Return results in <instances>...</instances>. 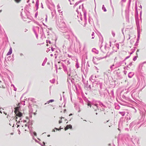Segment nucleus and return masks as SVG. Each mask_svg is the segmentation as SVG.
<instances>
[{"label":"nucleus","instance_id":"nucleus-1","mask_svg":"<svg viewBox=\"0 0 146 146\" xmlns=\"http://www.w3.org/2000/svg\"><path fill=\"white\" fill-rule=\"evenodd\" d=\"M15 113L16 114L15 119H16V121H17V116L20 117L22 116L23 114L21 112L19 111H18L17 112V113Z\"/></svg>","mask_w":146,"mask_h":146},{"label":"nucleus","instance_id":"nucleus-2","mask_svg":"<svg viewBox=\"0 0 146 146\" xmlns=\"http://www.w3.org/2000/svg\"><path fill=\"white\" fill-rule=\"evenodd\" d=\"M71 128H72V126L71 125H67L66 127H65L64 130L66 131L69 129Z\"/></svg>","mask_w":146,"mask_h":146},{"label":"nucleus","instance_id":"nucleus-3","mask_svg":"<svg viewBox=\"0 0 146 146\" xmlns=\"http://www.w3.org/2000/svg\"><path fill=\"white\" fill-rule=\"evenodd\" d=\"M12 52V49L11 47H10V49L9 50V51L7 53V55H9L11 54Z\"/></svg>","mask_w":146,"mask_h":146},{"label":"nucleus","instance_id":"nucleus-4","mask_svg":"<svg viewBox=\"0 0 146 146\" xmlns=\"http://www.w3.org/2000/svg\"><path fill=\"white\" fill-rule=\"evenodd\" d=\"M19 108H20V107L19 106H17L15 108V110L14 111V112H15V113H17V112L18 111H19Z\"/></svg>","mask_w":146,"mask_h":146},{"label":"nucleus","instance_id":"nucleus-5","mask_svg":"<svg viewBox=\"0 0 146 146\" xmlns=\"http://www.w3.org/2000/svg\"><path fill=\"white\" fill-rule=\"evenodd\" d=\"M54 101V100H49L46 103H45V104H49V103H50V102H53Z\"/></svg>","mask_w":146,"mask_h":146},{"label":"nucleus","instance_id":"nucleus-6","mask_svg":"<svg viewBox=\"0 0 146 146\" xmlns=\"http://www.w3.org/2000/svg\"><path fill=\"white\" fill-rule=\"evenodd\" d=\"M62 119H64V117H61L60 118V120H59V123H62Z\"/></svg>","mask_w":146,"mask_h":146},{"label":"nucleus","instance_id":"nucleus-7","mask_svg":"<svg viewBox=\"0 0 146 146\" xmlns=\"http://www.w3.org/2000/svg\"><path fill=\"white\" fill-rule=\"evenodd\" d=\"M15 2L17 3H19L21 1V0H14Z\"/></svg>","mask_w":146,"mask_h":146},{"label":"nucleus","instance_id":"nucleus-8","mask_svg":"<svg viewBox=\"0 0 146 146\" xmlns=\"http://www.w3.org/2000/svg\"><path fill=\"white\" fill-rule=\"evenodd\" d=\"M20 56H23V54H22V53H21V54H20Z\"/></svg>","mask_w":146,"mask_h":146},{"label":"nucleus","instance_id":"nucleus-9","mask_svg":"<svg viewBox=\"0 0 146 146\" xmlns=\"http://www.w3.org/2000/svg\"><path fill=\"white\" fill-rule=\"evenodd\" d=\"M55 129L56 130H60L61 129H58V128H55Z\"/></svg>","mask_w":146,"mask_h":146},{"label":"nucleus","instance_id":"nucleus-10","mask_svg":"<svg viewBox=\"0 0 146 146\" xmlns=\"http://www.w3.org/2000/svg\"><path fill=\"white\" fill-rule=\"evenodd\" d=\"M88 106H90L91 107V105H90V104H88Z\"/></svg>","mask_w":146,"mask_h":146},{"label":"nucleus","instance_id":"nucleus-11","mask_svg":"<svg viewBox=\"0 0 146 146\" xmlns=\"http://www.w3.org/2000/svg\"><path fill=\"white\" fill-rule=\"evenodd\" d=\"M52 131H53V132H55V130H54V129H53L52 130Z\"/></svg>","mask_w":146,"mask_h":146},{"label":"nucleus","instance_id":"nucleus-12","mask_svg":"<svg viewBox=\"0 0 146 146\" xmlns=\"http://www.w3.org/2000/svg\"><path fill=\"white\" fill-rule=\"evenodd\" d=\"M27 31V30L26 29H25V32H26Z\"/></svg>","mask_w":146,"mask_h":146},{"label":"nucleus","instance_id":"nucleus-13","mask_svg":"<svg viewBox=\"0 0 146 146\" xmlns=\"http://www.w3.org/2000/svg\"><path fill=\"white\" fill-rule=\"evenodd\" d=\"M2 11V10H0V13H1Z\"/></svg>","mask_w":146,"mask_h":146},{"label":"nucleus","instance_id":"nucleus-14","mask_svg":"<svg viewBox=\"0 0 146 146\" xmlns=\"http://www.w3.org/2000/svg\"><path fill=\"white\" fill-rule=\"evenodd\" d=\"M19 125H17V127H19Z\"/></svg>","mask_w":146,"mask_h":146},{"label":"nucleus","instance_id":"nucleus-15","mask_svg":"<svg viewBox=\"0 0 146 146\" xmlns=\"http://www.w3.org/2000/svg\"><path fill=\"white\" fill-rule=\"evenodd\" d=\"M4 113L6 115L7 114L5 112H4Z\"/></svg>","mask_w":146,"mask_h":146},{"label":"nucleus","instance_id":"nucleus-16","mask_svg":"<svg viewBox=\"0 0 146 146\" xmlns=\"http://www.w3.org/2000/svg\"><path fill=\"white\" fill-rule=\"evenodd\" d=\"M72 114H70L69 115V116H70V115H72Z\"/></svg>","mask_w":146,"mask_h":146},{"label":"nucleus","instance_id":"nucleus-17","mask_svg":"<svg viewBox=\"0 0 146 146\" xmlns=\"http://www.w3.org/2000/svg\"><path fill=\"white\" fill-rule=\"evenodd\" d=\"M109 121V120L107 121V122H108Z\"/></svg>","mask_w":146,"mask_h":146},{"label":"nucleus","instance_id":"nucleus-18","mask_svg":"<svg viewBox=\"0 0 146 146\" xmlns=\"http://www.w3.org/2000/svg\"><path fill=\"white\" fill-rule=\"evenodd\" d=\"M0 113H2V112L0 111Z\"/></svg>","mask_w":146,"mask_h":146},{"label":"nucleus","instance_id":"nucleus-19","mask_svg":"<svg viewBox=\"0 0 146 146\" xmlns=\"http://www.w3.org/2000/svg\"><path fill=\"white\" fill-rule=\"evenodd\" d=\"M18 122H19V123L20 122V121H18Z\"/></svg>","mask_w":146,"mask_h":146},{"label":"nucleus","instance_id":"nucleus-20","mask_svg":"<svg viewBox=\"0 0 146 146\" xmlns=\"http://www.w3.org/2000/svg\"><path fill=\"white\" fill-rule=\"evenodd\" d=\"M97 104H96V105H95V106H97Z\"/></svg>","mask_w":146,"mask_h":146},{"label":"nucleus","instance_id":"nucleus-21","mask_svg":"<svg viewBox=\"0 0 146 146\" xmlns=\"http://www.w3.org/2000/svg\"><path fill=\"white\" fill-rule=\"evenodd\" d=\"M109 125V127H110V125Z\"/></svg>","mask_w":146,"mask_h":146},{"label":"nucleus","instance_id":"nucleus-22","mask_svg":"<svg viewBox=\"0 0 146 146\" xmlns=\"http://www.w3.org/2000/svg\"><path fill=\"white\" fill-rule=\"evenodd\" d=\"M44 145H45V143H43Z\"/></svg>","mask_w":146,"mask_h":146}]
</instances>
